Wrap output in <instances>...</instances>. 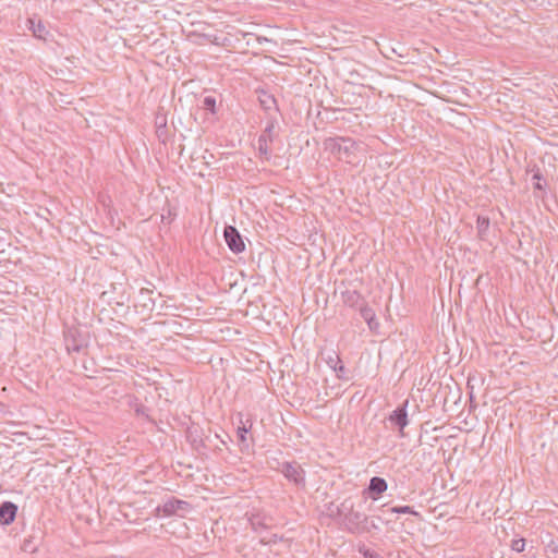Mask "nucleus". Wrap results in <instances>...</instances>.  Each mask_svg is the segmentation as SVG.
Masks as SVG:
<instances>
[{"instance_id": "1", "label": "nucleus", "mask_w": 558, "mask_h": 558, "mask_svg": "<svg viewBox=\"0 0 558 558\" xmlns=\"http://www.w3.org/2000/svg\"><path fill=\"white\" fill-rule=\"evenodd\" d=\"M107 322V333L110 336V340H107V360L112 361L113 357L117 362L112 363L111 366L117 365L124 367L125 364L132 365L128 352L133 348L132 341L128 335L130 328L128 325L116 320L113 317Z\"/></svg>"}, {"instance_id": "7", "label": "nucleus", "mask_w": 558, "mask_h": 558, "mask_svg": "<svg viewBox=\"0 0 558 558\" xmlns=\"http://www.w3.org/2000/svg\"><path fill=\"white\" fill-rule=\"evenodd\" d=\"M277 125L275 120H268L265 129L262 134L258 136V151L266 159H270L271 150L269 148V143H272L274 140L278 136Z\"/></svg>"}, {"instance_id": "19", "label": "nucleus", "mask_w": 558, "mask_h": 558, "mask_svg": "<svg viewBox=\"0 0 558 558\" xmlns=\"http://www.w3.org/2000/svg\"><path fill=\"white\" fill-rule=\"evenodd\" d=\"M251 426L246 427L245 425L239 426L236 430L238 439L242 448L247 449L250 447V444L247 441V433L250 432Z\"/></svg>"}, {"instance_id": "14", "label": "nucleus", "mask_w": 558, "mask_h": 558, "mask_svg": "<svg viewBox=\"0 0 558 558\" xmlns=\"http://www.w3.org/2000/svg\"><path fill=\"white\" fill-rule=\"evenodd\" d=\"M387 482L385 478L383 477H379V476H374L371 478L369 481V485L366 489V492L368 493L369 497L373 499V500H376L378 499L383 493H385L387 490Z\"/></svg>"}, {"instance_id": "29", "label": "nucleus", "mask_w": 558, "mask_h": 558, "mask_svg": "<svg viewBox=\"0 0 558 558\" xmlns=\"http://www.w3.org/2000/svg\"><path fill=\"white\" fill-rule=\"evenodd\" d=\"M547 548L550 553L553 554H557L558 553V539L556 541H550L549 544L547 545Z\"/></svg>"}, {"instance_id": "30", "label": "nucleus", "mask_w": 558, "mask_h": 558, "mask_svg": "<svg viewBox=\"0 0 558 558\" xmlns=\"http://www.w3.org/2000/svg\"><path fill=\"white\" fill-rule=\"evenodd\" d=\"M191 444H192L193 448H194L195 450H197V451H199V450H201V447H205V445H204L203 440H202V439H197V438H193V439L191 440Z\"/></svg>"}, {"instance_id": "8", "label": "nucleus", "mask_w": 558, "mask_h": 558, "mask_svg": "<svg viewBox=\"0 0 558 558\" xmlns=\"http://www.w3.org/2000/svg\"><path fill=\"white\" fill-rule=\"evenodd\" d=\"M351 284L347 283L344 280H342L338 287L340 290L341 300L344 305L356 308L361 306L363 303H367L363 295L357 291V289H351Z\"/></svg>"}, {"instance_id": "28", "label": "nucleus", "mask_w": 558, "mask_h": 558, "mask_svg": "<svg viewBox=\"0 0 558 558\" xmlns=\"http://www.w3.org/2000/svg\"><path fill=\"white\" fill-rule=\"evenodd\" d=\"M332 369L337 373V376L339 378H342L343 373L347 371L344 365L341 362L339 364H335V366H332Z\"/></svg>"}, {"instance_id": "33", "label": "nucleus", "mask_w": 558, "mask_h": 558, "mask_svg": "<svg viewBox=\"0 0 558 558\" xmlns=\"http://www.w3.org/2000/svg\"><path fill=\"white\" fill-rule=\"evenodd\" d=\"M112 255H116L117 256V263L114 264L113 268L114 269H118L119 267H122L123 266V263H121V260H119L118 258V253H112Z\"/></svg>"}, {"instance_id": "10", "label": "nucleus", "mask_w": 558, "mask_h": 558, "mask_svg": "<svg viewBox=\"0 0 558 558\" xmlns=\"http://www.w3.org/2000/svg\"><path fill=\"white\" fill-rule=\"evenodd\" d=\"M64 344L65 349L69 353L78 352L82 348L85 347L86 340L84 336L81 333L78 328L69 327L64 331Z\"/></svg>"}, {"instance_id": "21", "label": "nucleus", "mask_w": 558, "mask_h": 558, "mask_svg": "<svg viewBox=\"0 0 558 558\" xmlns=\"http://www.w3.org/2000/svg\"><path fill=\"white\" fill-rule=\"evenodd\" d=\"M390 511L393 513H399V514L409 513V514H413L415 517H420V513L417 511H415L413 507H410V506H395L390 509Z\"/></svg>"}, {"instance_id": "11", "label": "nucleus", "mask_w": 558, "mask_h": 558, "mask_svg": "<svg viewBox=\"0 0 558 558\" xmlns=\"http://www.w3.org/2000/svg\"><path fill=\"white\" fill-rule=\"evenodd\" d=\"M408 404H409V400L407 399V400H404V402L401 405L397 407L396 410H393L392 413L388 417L389 422L399 428L400 437L405 436V433L403 429L409 424L408 412H407Z\"/></svg>"}, {"instance_id": "34", "label": "nucleus", "mask_w": 558, "mask_h": 558, "mask_svg": "<svg viewBox=\"0 0 558 558\" xmlns=\"http://www.w3.org/2000/svg\"><path fill=\"white\" fill-rule=\"evenodd\" d=\"M536 169H539L536 165L527 168V172H532L533 174L536 172Z\"/></svg>"}, {"instance_id": "18", "label": "nucleus", "mask_w": 558, "mask_h": 558, "mask_svg": "<svg viewBox=\"0 0 558 558\" xmlns=\"http://www.w3.org/2000/svg\"><path fill=\"white\" fill-rule=\"evenodd\" d=\"M258 99H259L260 106L265 110H270L271 108H275L277 106V101H276L275 97L265 90L260 92Z\"/></svg>"}, {"instance_id": "31", "label": "nucleus", "mask_w": 558, "mask_h": 558, "mask_svg": "<svg viewBox=\"0 0 558 558\" xmlns=\"http://www.w3.org/2000/svg\"><path fill=\"white\" fill-rule=\"evenodd\" d=\"M107 219H110L111 225L114 227L117 223V220H114L113 216L111 215V211L109 209V205L107 204Z\"/></svg>"}, {"instance_id": "24", "label": "nucleus", "mask_w": 558, "mask_h": 558, "mask_svg": "<svg viewBox=\"0 0 558 558\" xmlns=\"http://www.w3.org/2000/svg\"><path fill=\"white\" fill-rule=\"evenodd\" d=\"M203 108L211 113H216V98L213 96H206L203 100Z\"/></svg>"}, {"instance_id": "22", "label": "nucleus", "mask_w": 558, "mask_h": 558, "mask_svg": "<svg viewBox=\"0 0 558 558\" xmlns=\"http://www.w3.org/2000/svg\"><path fill=\"white\" fill-rule=\"evenodd\" d=\"M250 523L253 527V530L257 531L259 527L260 529H267L268 527V524L264 521V519L256 514V515H252L250 518Z\"/></svg>"}, {"instance_id": "16", "label": "nucleus", "mask_w": 558, "mask_h": 558, "mask_svg": "<svg viewBox=\"0 0 558 558\" xmlns=\"http://www.w3.org/2000/svg\"><path fill=\"white\" fill-rule=\"evenodd\" d=\"M138 305H141L144 310L153 311L155 306V300L153 298V290L143 288L140 290V301Z\"/></svg>"}, {"instance_id": "26", "label": "nucleus", "mask_w": 558, "mask_h": 558, "mask_svg": "<svg viewBox=\"0 0 558 558\" xmlns=\"http://www.w3.org/2000/svg\"><path fill=\"white\" fill-rule=\"evenodd\" d=\"M326 362L332 368V366H335V364L340 363V357L336 352H331V354L328 355Z\"/></svg>"}, {"instance_id": "9", "label": "nucleus", "mask_w": 558, "mask_h": 558, "mask_svg": "<svg viewBox=\"0 0 558 558\" xmlns=\"http://www.w3.org/2000/svg\"><path fill=\"white\" fill-rule=\"evenodd\" d=\"M223 238L232 253L240 254L245 251L243 236L234 226L228 225L225 227Z\"/></svg>"}, {"instance_id": "12", "label": "nucleus", "mask_w": 558, "mask_h": 558, "mask_svg": "<svg viewBox=\"0 0 558 558\" xmlns=\"http://www.w3.org/2000/svg\"><path fill=\"white\" fill-rule=\"evenodd\" d=\"M190 508L191 505L187 501L178 499L175 497H170L162 505H159L156 508V511L158 513L162 512L163 515L169 517L175 514L180 510L187 511Z\"/></svg>"}, {"instance_id": "17", "label": "nucleus", "mask_w": 558, "mask_h": 558, "mask_svg": "<svg viewBox=\"0 0 558 558\" xmlns=\"http://www.w3.org/2000/svg\"><path fill=\"white\" fill-rule=\"evenodd\" d=\"M490 220L486 216L478 215L476 219V230L477 236L481 240H485L487 238V233L489 230Z\"/></svg>"}, {"instance_id": "13", "label": "nucleus", "mask_w": 558, "mask_h": 558, "mask_svg": "<svg viewBox=\"0 0 558 558\" xmlns=\"http://www.w3.org/2000/svg\"><path fill=\"white\" fill-rule=\"evenodd\" d=\"M361 317L365 320L371 332L379 333L380 323L376 318L375 311L367 304L363 303L359 307Z\"/></svg>"}, {"instance_id": "23", "label": "nucleus", "mask_w": 558, "mask_h": 558, "mask_svg": "<svg viewBox=\"0 0 558 558\" xmlns=\"http://www.w3.org/2000/svg\"><path fill=\"white\" fill-rule=\"evenodd\" d=\"M533 180H535L534 185H533L534 190L544 192L545 191V184H543L541 182L542 180H544V177L541 173L539 169H536V172L533 174Z\"/></svg>"}, {"instance_id": "4", "label": "nucleus", "mask_w": 558, "mask_h": 558, "mask_svg": "<svg viewBox=\"0 0 558 558\" xmlns=\"http://www.w3.org/2000/svg\"><path fill=\"white\" fill-rule=\"evenodd\" d=\"M113 296L107 299V304L111 306L118 318L124 317L129 313L130 295L128 293L129 284L124 274L117 275L110 283Z\"/></svg>"}, {"instance_id": "3", "label": "nucleus", "mask_w": 558, "mask_h": 558, "mask_svg": "<svg viewBox=\"0 0 558 558\" xmlns=\"http://www.w3.org/2000/svg\"><path fill=\"white\" fill-rule=\"evenodd\" d=\"M336 515L342 517L344 529L351 534H363L371 532L372 529H378L374 523H369L368 517L355 509L352 498H345L337 507Z\"/></svg>"}, {"instance_id": "2", "label": "nucleus", "mask_w": 558, "mask_h": 558, "mask_svg": "<svg viewBox=\"0 0 558 558\" xmlns=\"http://www.w3.org/2000/svg\"><path fill=\"white\" fill-rule=\"evenodd\" d=\"M107 373V399L117 401L123 407L132 408L134 403V396L131 393V376L125 372L120 371L118 367L108 366Z\"/></svg>"}, {"instance_id": "20", "label": "nucleus", "mask_w": 558, "mask_h": 558, "mask_svg": "<svg viewBox=\"0 0 558 558\" xmlns=\"http://www.w3.org/2000/svg\"><path fill=\"white\" fill-rule=\"evenodd\" d=\"M129 409L131 410V408H129ZM132 409L134 410L136 416H143L147 420H150L149 415L147 413L148 409L145 405H143L142 403H138L137 399L135 397H134V403H133Z\"/></svg>"}, {"instance_id": "15", "label": "nucleus", "mask_w": 558, "mask_h": 558, "mask_svg": "<svg viewBox=\"0 0 558 558\" xmlns=\"http://www.w3.org/2000/svg\"><path fill=\"white\" fill-rule=\"evenodd\" d=\"M17 506L11 501H4L0 506V523L3 525L11 524L16 517Z\"/></svg>"}, {"instance_id": "35", "label": "nucleus", "mask_w": 558, "mask_h": 558, "mask_svg": "<svg viewBox=\"0 0 558 558\" xmlns=\"http://www.w3.org/2000/svg\"><path fill=\"white\" fill-rule=\"evenodd\" d=\"M120 225H124V223L121 221V219H118V225L114 226L117 230L120 229Z\"/></svg>"}, {"instance_id": "5", "label": "nucleus", "mask_w": 558, "mask_h": 558, "mask_svg": "<svg viewBox=\"0 0 558 558\" xmlns=\"http://www.w3.org/2000/svg\"><path fill=\"white\" fill-rule=\"evenodd\" d=\"M278 468H274L275 470L282 473V475L294 486L298 488H305L306 480H305V470L298 461H283L278 462Z\"/></svg>"}, {"instance_id": "27", "label": "nucleus", "mask_w": 558, "mask_h": 558, "mask_svg": "<svg viewBox=\"0 0 558 558\" xmlns=\"http://www.w3.org/2000/svg\"><path fill=\"white\" fill-rule=\"evenodd\" d=\"M360 553L363 555L364 558H383L376 551L366 548L360 549Z\"/></svg>"}, {"instance_id": "32", "label": "nucleus", "mask_w": 558, "mask_h": 558, "mask_svg": "<svg viewBox=\"0 0 558 558\" xmlns=\"http://www.w3.org/2000/svg\"><path fill=\"white\" fill-rule=\"evenodd\" d=\"M279 539H282V537H279L277 534H274L268 542H265L262 539V543L263 544L277 543Z\"/></svg>"}, {"instance_id": "25", "label": "nucleus", "mask_w": 558, "mask_h": 558, "mask_svg": "<svg viewBox=\"0 0 558 558\" xmlns=\"http://www.w3.org/2000/svg\"><path fill=\"white\" fill-rule=\"evenodd\" d=\"M524 547H525L524 538L512 539V542H511L512 550H514L517 553H522L524 550Z\"/></svg>"}, {"instance_id": "6", "label": "nucleus", "mask_w": 558, "mask_h": 558, "mask_svg": "<svg viewBox=\"0 0 558 558\" xmlns=\"http://www.w3.org/2000/svg\"><path fill=\"white\" fill-rule=\"evenodd\" d=\"M356 143L350 137H336L326 141V148L336 154L339 159H345L351 162L350 158L356 150Z\"/></svg>"}]
</instances>
